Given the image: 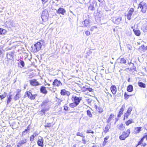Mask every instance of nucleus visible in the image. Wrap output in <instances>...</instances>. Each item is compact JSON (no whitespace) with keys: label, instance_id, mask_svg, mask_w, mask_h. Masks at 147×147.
I'll list each match as a JSON object with an SVG mask.
<instances>
[{"label":"nucleus","instance_id":"nucleus-17","mask_svg":"<svg viewBox=\"0 0 147 147\" xmlns=\"http://www.w3.org/2000/svg\"><path fill=\"white\" fill-rule=\"evenodd\" d=\"M139 7H140V8L142 9L141 11L143 13H145L146 10V9L145 8V7H144V6L142 5V3H140L139 4L138 8Z\"/></svg>","mask_w":147,"mask_h":147},{"label":"nucleus","instance_id":"nucleus-10","mask_svg":"<svg viewBox=\"0 0 147 147\" xmlns=\"http://www.w3.org/2000/svg\"><path fill=\"white\" fill-rule=\"evenodd\" d=\"M37 144L39 146L43 147L44 146V140L42 137L38 140Z\"/></svg>","mask_w":147,"mask_h":147},{"label":"nucleus","instance_id":"nucleus-31","mask_svg":"<svg viewBox=\"0 0 147 147\" xmlns=\"http://www.w3.org/2000/svg\"><path fill=\"white\" fill-rule=\"evenodd\" d=\"M69 106L71 108H74L76 107L78 105H76L74 102H73L72 103H70L69 105Z\"/></svg>","mask_w":147,"mask_h":147},{"label":"nucleus","instance_id":"nucleus-8","mask_svg":"<svg viewBox=\"0 0 147 147\" xmlns=\"http://www.w3.org/2000/svg\"><path fill=\"white\" fill-rule=\"evenodd\" d=\"M53 86H55L59 87L62 86V84L60 80H58L57 79H55L53 82Z\"/></svg>","mask_w":147,"mask_h":147},{"label":"nucleus","instance_id":"nucleus-46","mask_svg":"<svg viewBox=\"0 0 147 147\" xmlns=\"http://www.w3.org/2000/svg\"><path fill=\"white\" fill-rule=\"evenodd\" d=\"M129 96H131V95H129ZM129 96V95H127L126 94V93L125 92L124 94V96L125 97V99H127L128 98V96Z\"/></svg>","mask_w":147,"mask_h":147},{"label":"nucleus","instance_id":"nucleus-35","mask_svg":"<svg viewBox=\"0 0 147 147\" xmlns=\"http://www.w3.org/2000/svg\"><path fill=\"white\" fill-rule=\"evenodd\" d=\"M7 57L8 58L12 59L13 58V56L11 53H9L7 55Z\"/></svg>","mask_w":147,"mask_h":147},{"label":"nucleus","instance_id":"nucleus-45","mask_svg":"<svg viewBox=\"0 0 147 147\" xmlns=\"http://www.w3.org/2000/svg\"><path fill=\"white\" fill-rule=\"evenodd\" d=\"M51 125V124L50 123H47V124H45V127H50Z\"/></svg>","mask_w":147,"mask_h":147},{"label":"nucleus","instance_id":"nucleus-55","mask_svg":"<svg viewBox=\"0 0 147 147\" xmlns=\"http://www.w3.org/2000/svg\"><path fill=\"white\" fill-rule=\"evenodd\" d=\"M11 26V27H13L14 26L15 24L13 21H12L10 23Z\"/></svg>","mask_w":147,"mask_h":147},{"label":"nucleus","instance_id":"nucleus-43","mask_svg":"<svg viewBox=\"0 0 147 147\" xmlns=\"http://www.w3.org/2000/svg\"><path fill=\"white\" fill-rule=\"evenodd\" d=\"M85 34L87 36H89L90 35V32L88 30L86 31L85 32Z\"/></svg>","mask_w":147,"mask_h":147},{"label":"nucleus","instance_id":"nucleus-38","mask_svg":"<svg viewBox=\"0 0 147 147\" xmlns=\"http://www.w3.org/2000/svg\"><path fill=\"white\" fill-rule=\"evenodd\" d=\"M132 110V108L131 107H129L128 108L126 113L130 114L131 111Z\"/></svg>","mask_w":147,"mask_h":147},{"label":"nucleus","instance_id":"nucleus-5","mask_svg":"<svg viewBox=\"0 0 147 147\" xmlns=\"http://www.w3.org/2000/svg\"><path fill=\"white\" fill-rule=\"evenodd\" d=\"M145 138V137L143 136L140 140L138 142V144L136 145V147H137L139 145H141V146L143 147H145L147 145V144L146 143H143V140Z\"/></svg>","mask_w":147,"mask_h":147},{"label":"nucleus","instance_id":"nucleus-52","mask_svg":"<svg viewBox=\"0 0 147 147\" xmlns=\"http://www.w3.org/2000/svg\"><path fill=\"white\" fill-rule=\"evenodd\" d=\"M86 132L88 133H92V134L94 133L93 131H91L90 129L87 130Z\"/></svg>","mask_w":147,"mask_h":147},{"label":"nucleus","instance_id":"nucleus-56","mask_svg":"<svg viewBox=\"0 0 147 147\" xmlns=\"http://www.w3.org/2000/svg\"><path fill=\"white\" fill-rule=\"evenodd\" d=\"M131 15H129L127 14V18L128 20H130L131 19Z\"/></svg>","mask_w":147,"mask_h":147},{"label":"nucleus","instance_id":"nucleus-59","mask_svg":"<svg viewBox=\"0 0 147 147\" xmlns=\"http://www.w3.org/2000/svg\"><path fill=\"white\" fill-rule=\"evenodd\" d=\"M109 131V129H107V130H105L104 131V133L105 134L106 133Z\"/></svg>","mask_w":147,"mask_h":147},{"label":"nucleus","instance_id":"nucleus-54","mask_svg":"<svg viewBox=\"0 0 147 147\" xmlns=\"http://www.w3.org/2000/svg\"><path fill=\"white\" fill-rule=\"evenodd\" d=\"M127 47L129 49V50H131V45L129 44H128L127 45Z\"/></svg>","mask_w":147,"mask_h":147},{"label":"nucleus","instance_id":"nucleus-2","mask_svg":"<svg viewBox=\"0 0 147 147\" xmlns=\"http://www.w3.org/2000/svg\"><path fill=\"white\" fill-rule=\"evenodd\" d=\"M48 16L49 15L48 11L46 10L43 11L41 15V18L42 20L44 22L47 21L48 19Z\"/></svg>","mask_w":147,"mask_h":147},{"label":"nucleus","instance_id":"nucleus-60","mask_svg":"<svg viewBox=\"0 0 147 147\" xmlns=\"http://www.w3.org/2000/svg\"><path fill=\"white\" fill-rule=\"evenodd\" d=\"M94 107L97 110L98 109V107L96 105H95Z\"/></svg>","mask_w":147,"mask_h":147},{"label":"nucleus","instance_id":"nucleus-23","mask_svg":"<svg viewBox=\"0 0 147 147\" xmlns=\"http://www.w3.org/2000/svg\"><path fill=\"white\" fill-rule=\"evenodd\" d=\"M133 31H134L135 34L136 36H139L140 35V32L139 30L134 29Z\"/></svg>","mask_w":147,"mask_h":147},{"label":"nucleus","instance_id":"nucleus-13","mask_svg":"<svg viewBox=\"0 0 147 147\" xmlns=\"http://www.w3.org/2000/svg\"><path fill=\"white\" fill-rule=\"evenodd\" d=\"M60 93L62 95H67L68 96L70 95L69 92L66 90L65 89L61 90Z\"/></svg>","mask_w":147,"mask_h":147},{"label":"nucleus","instance_id":"nucleus-63","mask_svg":"<svg viewBox=\"0 0 147 147\" xmlns=\"http://www.w3.org/2000/svg\"><path fill=\"white\" fill-rule=\"evenodd\" d=\"M108 94H109V95L111 97H112V95H111V94H110V93H108Z\"/></svg>","mask_w":147,"mask_h":147},{"label":"nucleus","instance_id":"nucleus-16","mask_svg":"<svg viewBox=\"0 0 147 147\" xmlns=\"http://www.w3.org/2000/svg\"><path fill=\"white\" fill-rule=\"evenodd\" d=\"M111 90L112 93L114 94L116 93L117 91L116 87L115 85L112 86L111 87Z\"/></svg>","mask_w":147,"mask_h":147},{"label":"nucleus","instance_id":"nucleus-53","mask_svg":"<svg viewBox=\"0 0 147 147\" xmlns=\"http://www.w3.org/2000/svg\"><path fill=\"white\" fill-rule=\"evenodd\" d=\"M69 47L70 48L69 49V50H70L72 49V45H67V47H66V49H67V47Z\"/></svg>","mask_w":147,"mask_h":147},{"label":"nucleus","instance_id":"nucleus-12","mask_svg":"<svg viewBox=\"0 0 147 147\" xmlns=\"http://www.w3.org/2000/svg\"><path fill=\"white\" fill-rule=\"evenodd\" d=\"M125 108V105H123L121 108L120 109L119 111V113L117 115V117H120L122 115L123 113L124 110Z\"/></svg>","mask_w":147,"mask_h":147},{"label":"nucleus","instance_id":"nucleus-26","mask_svg":"<svg viewBox=\"0 0 147 147\" xmlns=\"http://www.w3.org/2000/svg\"><path fill=\"white\" fill-rule=\"evenodd\" d=\"M6 32V31L4 29L0 28V34H4Z\"/></svg>","mask_w":147,"mask_h":147},{"label":"nucleus","instance_id":"nucleus-39","mask_svg":"<svg viewBox=\"0 0 147 147\" xmlns=\"http://www.w3.org/2000/svg\"><path fill=\"white\" fill-rule=\"evenodd\" d=\"M130 114H129L127 113H125V114L124 116V120H125V118H127L128 116Z\"/></svg>","mask_w":147,"mask_h":147},{"label":"nucleus","instance_id":"nucleus-6","mask_svg":"<svg viewBox=\"0 0 147 147\" xmlns=\"http://www.w3.org/2000/svg\"><path fill=\"white\" fill-rule=\"evenodd\" d=\"M30 84L33 86H36L40 85L41 84L37 81L36 80L33 79L30 81Z\"/></svg>","mask_w":147,"mask_h":147},{"label":"nucleus","instance_id":"nucleus-25","mask_svg":"<svg viewBox=\"0 0 147 147\" xmlns=\"http://www.w3.org/2000/svg\"><path fill=\"white\" fill-rule=\"evenodd\" d=\"M138 86L140 87L143 88H146L145 84L142 82H138Z\"/></svg>","mask_w":147,"mask_h":147},{"label":"nucleus","instance_id":"nucleus-4","mask_svg":"<svg viewBox=\"0 0 147 147\" xmlns=\"http://www.w3.org/2000/svg\"><path fill=\"white\" fill-rule=\"evenodd\" d=\"M51 103V101L48 98H47L42 102V103L41 104L42 107H45L48 106Z\"/></svg>","mask_w":147,"mask_h":147},{"label":"nucleus","instance_id":"nucleus-19","mask_svg":"<svg viewBox=\"0 0 147 147\" xmlns=\"http://www.w3.org/2000/svg\"><path fill=\"white\" fill-rule=\"evenodd\" d=\"M109 138V136H107L105 137L104 138V141L102 142V145L103 146H105L108 142V139Z\"/></svg>","mask_w":147,"mask_h":147},{"label":"nucleus","instance_id":"nucleus-20","mask_svg":"<svg viewBox=\"0 0 147 147\" xmlns=\"http://www.w3.org/2000/svg\"><path fill=\"white\" fill-rule=\"evenodd\" d=\"M40 90L41 92L43 94H46L47 93V91L46 89V88L44 86H41Z\"/></svg>","mask_w":147,"mask_h":147},{"label":"nucleus","instance_id":"nucleus-47","mask_svg":"<svg viewBox=\"0 0 147 147\" xmlns=\"http://www.w3.org/2000/svg\"><path fill=\"white\" fill-rule=\"evenodd\" d=\"M5 94H3L2 95H0V98L1 99H2L6 97Z\"/></svg>","mask_w":147,"mask_h":147},{"label":"nucleus","instance_id":"nucleus-11","mask_svg":"<svg viewBox=\"0 0 147 147\" xmlns=\"http://www.w3.org/2000/svg\"><path fill=\"white\" fill-rule=\"evenodd\" d=\"M81 97H78L76 96L74 97V102L76 105H78L79 103L80 102V101L81 100Z\"/></svg>","mask_w":147,"mask_h":147},{"label":"nucleus","instance_id":"nucleus-1","mask_svg":"<svg viewBox=\"0 0 147 147\" xmlns=\"http://www.w3.org/2000/svg\"><path fill=\"white\" fill-rule=\"evenodd\" d=\"M130 132L129 129H128L126 131H124L123 132L122 134L119 136V139L121 140H124L127 137Z\"/></svg>","mask_w":147,"mask_h":147},{"label":"nucleus","instance_id":"nucleus-24","mask_svg":"<svg viewBox=\"0 0 147 147\" xmlns=\"http://www.w3.org/2000/svg\"><path fill=\"white\" fill-rule=\"evenodd\" d=\"M133 89V87L132 85H129L127 88V90L129 92H132Z\"/></svg>","mask_w":147,"mask_h":147},{"label":"nucleus","instance_id":"nucleus-41","mask_svg":"<svg viewBox=\"0 0 147 147\" xmlns=\"http://www.w3.org/2000/svg\"><path fill=\"white\" fill-rule=\"evenodd\" d=\"M132 120H129L126 122V124L127 125H128L130 124L131 123Z\"/></svg>","mask_w":147,"mask_h":147},{"label":"nucleus","instance_id":"nucleus-42","mask_svg":"<svg viewBox=\"0 0 147 147\" xmlns=\"http://www.w3.org/2000/svg\"><path fill=\"white\" fill-rule=\"evenodd\" d=\"M140 47L142 48V49L143 50V51H146V47H144V45H142Z\"/></svg>","mask_w":147,"mask_h":147},{"label":"nucleus","instance_id":"nucleus-48","mask_svg":"<svg viewBox=\"0 0 147 147\" xmlns=\"http://www.w3.org/2000/svg\"><path fill=\"white\" fill-rule=\"evenodd\" d=\"M64 109L66 111H67L68 110V107L67 106L64 105Z\"/></svg>","mask_w":147,"mask_h":147},{"label":"nucleus","instance_id":"nucleus-37","mask_svg":"<svg viewBox=\"0 0 147 147\" xmlns=\"http://www.w3.org/2000/svg\"><path fill=\"white\" fill-rule=\"evenodd\" d=\"M34 136L31 135L30 137V140L31 142H33L34 140Z\"/></svg>","mask_w":147,"mask_h":147},{"label":"nucleus","instance_id":"nucleus-29","mask_svg":"<svg viewBox=\"0 0 147 147\" xmlns=\"http://www.w3.org/2000/svg\"><path fill=\"white\" fill-rule=\"evenodd\" d=\"M85 100L88 102V104L90 105L92 101V99L91 98H87L85 99Z\"/></svg>","mask_w":147,"mask_h":147},{"label":"nucleus","instance_id":"nucleus-32","mask_svg":"<svg viewBox=\"0 0 147 147\" xmlns=\"http://www.w3.org/2000/svg\"><path fill=\"white\" fill-rule=\"evenodd\" d=\"M87 113L88 116L90 117H92V115L90 111L89 110H88L86 111Z\"/></svg>","mask_w":147,"mask_h":147},{"label":"nucleus","instance_id":"nucleus-62","mask_svg":"<svg viewBox=\"0 0 147 147\" xmlns=\"http://www.w3.org/2000/svg\"><path fill=\"white\" fill-rule=\"evenodd\" d=\"M76 145L74 144L73 146V147H76Z\"/></svg>","mask_w":147,"mask_h":147},{"label":"nucleus","instance_id":"nucleus-36","mask_svg":"<svg viewBox=\"0 0 147 147\" xmlns=\"http://www.w3.org/2000/svg\"><path fill=\"white\" fill-rule=\"evenodd\" d=\"M88 8L91 10H93L94 9V6L92 5H90L88 7Z\"/></svg>","mask_w":147,"mask_h":147},{"label":"nucleus","instance_id":"nucleus-28","mask_svg":"<svg viewBox=\"0 0 147 147\" xmlns=\"http://www.w3.org/2000/svg\"><path fill=\"white\" fill-rule=\"evenodd\" d=\"M114 115L113 114H111L110 115L109 118L107 120V122L108 123L111 120L112 118H113Z\"/></svg>","mask_w":147,"mask_h":147},{"label":"nucleus","instance_id":"nucleus-40","mask_svg":"<svg viewBox=\"0 0 147 147\" xmlns=\"http://www.w3.org/2000/svg\"><path fill=\"white\" fill-rule=\"evenodd\" d=\"M11 95H9V97L8 98L7 101V103H9L11 101Z\"/></svg>","mask_w":147,"mask_h":147},{"label":"nucleus","instance_id":"nucleus-49","mask_svg":"<svg viewBox=\"0 0 147 147\" xmlns=\"http://www.w3.org/2000/svg\"><path fill=\"white\" fill-rule=\"evenodd\" d=\"M97 110L98 111V112H99L100 113H101L102 111V109L100 107H98V109Z\"/></svg>","mask_w":147,"mask_h":147},{"label":"nucleus","instance_id":"nucleus-44","mask_svg":"<svg viewBox=\"0 0 147 147\" xmlns=\"http://www.w3.org/2000/svg\"><path fill=\"white\" fill-rule=\"evenodd\" d=\"M97 28V27L96 26H94L92 27L90 29V30L91 31H93L94 30V29H96Z\"/></svg>","mask_w":147,"mask_h":147},{"label":"nucleus","instance_id":"nucleus-22","mask_svg":"<svg viewBox=\"0 0 147 147\" xmlns=\"http://www.w3.org/2000/svg\"><path fill=\"white\" fill-rule=\"evenodd\" d=\"M48 110V108H44L42 109L40 111V112H41L40 114L42 115H45V112L47 111Z\"/></svg>","mask_w":147,"mask_h":147},{"label":"nucleus","instance_id":"nucleus-51","mask_svg":"<svg viewBox=\"0 0 147 147\" xmlns=\"http://www.w3.org/2000/svg\"><path fill=\"white\" fill-rule=\"evenodd\" d=\"M38 134L36 132H34L33 134L32 135L34 136V137H36L38 135Z\"/></svg>","mask_w":147,"mask_h":147},{"label":"nucleus","instance_id":"nucleus-50","mask_svg":"<svg viewBox=\"0 0 147 147\" xmlns=\"http://www.w3.org/2000/svg\"><path fill=\"white\" fill-rule=\"evenodd\" d=\"M20 64L22 66V67H24V63L23 61H21L20 62Z\"/></svg>","mask_w":147,"mask_h":147},{"label":"nucleus","instance_id":"nucleus-15","mask_svg":"<svg viewBox=\"0 0 147 147\" xmlns=\"http://www.w3.org/2000/svg\"><path fill=\"white\" fill-rule=\"evenodd\" d=\"M65 10L63 8H59L57 11L58 13L61 14L62 15H64V13L65 12Z\"/></svg>","mask_w":147,"mask_h":147},{"label":"nucleus","instance_id":"nucleus-57","mask_svg":"<svg viewBox=\"0 0 147 147\" xmlns=\"http://www.w3.org/2000/svg\"><path fill=\"white\" fill-rule=\"evenodd\" d=\"M82 141L84 144H85L86 143V140L84 138H83L82 139Z\"/></svg>","mask_w":147,"mask_h":147},{"label":"nucleus","instance_id":"nucleus-14","mask_svg":"<svg viewBox=\"0 0 147 147\" xmlns=\"http://www.w3.org/2000/svg\"><path fill=\"white\" fill-rule=\"evenodd\" d=\"M28 97L31 100H33L35 98V95H33L31 93L29 92H27L26 93Z\"/></svg>","mask_w":147,"mask_h":147},{"label":"nucleus","instance_id":"nucleus-3","mask_svg":"<svg viewBox=\"0 0 147 147\" xmlns=\"http://www.w3.org/2000/svg\"><path fill=\"white\" fill-rule=\"evenodd\" d=\"M121 20L122 18L121 17H119L118 18L113 17L112 21L113 23L118 24L120 23Z\"/></svg>","mask_w":147,"mask_h":147},{"label":"nucleus","instance_id":"nucleus-64","mask_svg":"<svg viewBox=\"0 0 147 147\" xmlns=\"http://www.w3.org/2000/svg\"><path fill=\"white\" fill-rule=\"evenodd\" d=\"M130 78H129L128 79V81L129 82L130 81Z\"/></svg>","mask_w":147,"mask_h":147},{"label":"nucleus","instance_id":"nucleus-58","mask_svg":"<svg viewBox=\"0 0 147 147\" xmlns=\"http://www.w3.org/2000/svg\"><path fill=\"white\" fill-rule=\"evenodd\" d=\"M42 1L44 2L45 3H46L47 2L48 0H42Z\"/></svg>","mask_w":147,"mask_h":147},{"label":"nucleus","instance_id":"nucleus-7","mask_svg":"<svg viewBox=\"0 0 147 147\" xmlns=\"http://www.w3.org/2000/svg\"><path fill=\"white\" fill-rule=\"evenodd\" d=\"M34 46L35 48V50H36V51L35 50V51L36 52L38 51L41 49V43L40 42H38L34 45Z\"/></svg>","mask_w":147,"mask_h":147},{"label":"nucleus","instance_id":"nucleus-21","mask_svg":"<svg viewBox=\"0 0 147 147\" xmlns=\"http://www.w3.org/2000/svg\"><path fill=\"white\" fill-rule=\"evenodd\" d=\"M20 97V93L19 91H18L17 92L16 96L14 97L13 99L15 100H16L18 99Z\"/></svg>","mask_w":147,"mask_h":147},{"label":"nucleus","instance_id":"nucleus-30","mask_svg":"<svg viewBox=\"0 0 147 147\" xmlns=\"http://www.w3.org/2000/svg\"><path fill=\"white\" fill-rule=\"evenodd\" d=\"M120 63H125L126 60L124 58H121L120 59Z\"/></svg>","mask_w":147,"mask_h":147},{"label":"nucleus","instance_id":"nucleus-27","mask_svg":"<svg viewBox=\"0 0 147 147\" xmlns=\"http://www.w3.org/2000/svg\"><path fill=\"white\" fill-rule=\"evenodd\" d=\"M76 135L80 136L83 138H84L85 137L84 135L82 132H78L77 133Z\"/></svg>","mask_w":147,"mask_h":147},{"label":"nucleus","instance_id":"nucleus-61","mask_svg":"<svg viewBox=\"0 0 147 147\" xmlns=\"http://www.w3.org/2000/svg\"><path fill=\"white\" fill-rule=\"evenodd\" d=\"M6 147H11V145H8L6 146Z\"/></svg>","mask_w":147,"mask_h":147},{"label":"nucleus","instance_id":"nucleus-18","mask_svg":"<svg viewBox=\"0 0 147 147\" xmlns=\"http://www.w3.org/2000/svg\"><path fill=\"white\" fill-rule=\"evenodd\" d=\"M90 22L88 20H85L83 22L82 24L85 27H87L89 25Z\"/></svg>","mask_w":147,"mask_h":147},{"label":"nucleus","instance_id":"nucleus-9","mask_svg":"<svg viewBox=\"0 0 147 147\" xmlns=\"http://www.w3.org/2000/svg\"><path fill=\"white\" fill-rule=\"evenodd\" d=\"M27 142V139L26 138H24L21 140L20 142L18 143L17 146V147H20L22 145L26 143Z\"/></svg>","mask_w":147,"mask_h":147},{"label":"nucleus","instance_id":"nucleus-33","mask_svg":"<svg viewBox=\"0 0 147 147\" xmlns=\"http://www.w3.org/2000/svg\"><path fill=\"white\" fill-rule=\"evenodd\" d=\"M83 88L85 90H88L89 92H92L93 91V90L92 88H86L85 87H83Z\"/></svg>","mask_w":147,"mask_h":147},{"label":"nucleus","instance_id":"nucleus-34","mask_svg":"<svg viewBox=\"0 0 147 147\" xmlns=\"http://www.w3.org/2000/svg\"><path fill=\"white\" fill-rule=\"evenodd\" d=\"M134 9L133 8H131L128 12V14L129 15H132L133 12L134 11Z\"/></svg>","mask_w":147,"mask_h":147}]
</instances>
